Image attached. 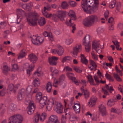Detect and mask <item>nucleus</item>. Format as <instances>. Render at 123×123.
I'll return each instance as SVG.
<instances>
[{"mask_svg": "<svg viewBox=\"0 0 123 123\" xmlns=\"http://www.w3.org/2000/svg\"><path fill=\"white\" fill-rule=\"evenodd\" d=\"M99 21L98 17L96 15H92L85 18L83 22V24L85 26L90 27Z\"/></svg>", "mask_w": 123, "mask_h": 123, "instance_id": "f257e3e1", "label": "nucleus"}, {"mask_svg": "<svg viewBox=\"0 0 123 123\" xmlns=\"http://www.w3.org/2000/svg\"><path fill=\"white\" fill-rule=\"evenodd\" d=\"M38 16V14L36 12L30 13L27 18V21L29 24L33 26L36 25Z\"/></svg>", "mask_w": 123, "mask_h": 123, "instance_id": "f03ea898", "label": "nucleus"}, {"mask_svg": "<svg viewBox=\"0 0 123 123\" xmlns=\"http://www.w3.org/2000/svg\"><path fill=\"white\" fill-rule=\"evenodd\" d=\"M23 120V118L21 115H15L9 118L8 123H21Z\"/></svg>", "mask_w": 123, "mask_h": 123, "instance_id": "7ed1b4c3", "label": "nucleus"}, {"mask_svg": "<svg viewBox=\"0 0 123 123\" xmlns=\"http://www.w3.org/2000/svg\"><path fill=\"white\" fill-rule=\"evenodd\" d=\"M91 39V36L89 35H87L85 37L83 40V43L85 46L86 51L88 52L91 49V44L90 40Z\"/></svg>", "mask_w": 123, "mask_h": 123, "instance_id": "20e7f679", "label": "nucleus"}, {"mask_svg": "<svg viewBox=\"0 0 123 123\" xmlns=\"http://www.w3.org/2000/svg\"><path fill=\"white\" fill-rule=\"evenodd\" d=\"M46 8L45 7H44L43 10H42V13L43 15L47 18H50L52 17V19L56 22H58L59 18H58L56 14H49L48 12H46Z\"/></svg>", "mask_w": 123, "mask_h": 123, "instance_id": "39448f33", "label": "nucleus"}, {"mask_svg": "<svg viewBox=\"0 0 123 123\" xmlns=\"http://www.w3.org/2000/svg\"><path fill=\"white\" fill-rule=\"evenodd\" d=\"M32 43L36 45H39L42 43L44 41V37L42 36H33L31 37Z\"/></svg>", "mask_w": 123, "mask_h": 123, "instance_id": "423d86ee", "label": "nucleus"}, {"mask_svg": "<svg viewBox=\"0 0 123 123\" xmlns=\"http://www.w3.org/2000/svg\"><path fill=\"white\" fill-rule=\"evenodd\" d=\"M57 49H52L51 52L53 54H57L59 56L62 55L64 52V49L63 47L60 45H57L56 46Z\"/></svg>", "mask_w": 123, "mask_h": 123, "instance_id": "0eeeda50", "label": "nucleus"}, {"mask_svg": "<svg viewBox=\"0 0 123 123\" xmlns=\"http://www.w3.org/2000/svg\"><path fill=\"white\" fill-rule=\"evenodd\" d=\"M100 44V41L97 40L93 41L92 43L93 49H95L98 53H101L102 51L101 49L99 48Z\"/></svg>", "mask_w": 123, "mask_h": 123, "instance_id": "6e6552de", "label": "nucleus"}, {"mask_svg": "<svg viewBox=\"0 0 123 123\" xmlns=\"http://www.w3.org/2000/svg\"><path fill=\"white\" fill-rule=\"evenodd\" d=\"M106 89L108 90L111 93H112V91H114V89L112 86L109 88L108 85H106L105 87H102V92H103L104 94L106 95H108L109 94Z\"/></svg>", "mask_w": 123, "mask_h": 123, "instance_id": "1a4fd4ad", "label": "nucleus"}, {"mask_svg": "<svg viewBox=\"0 0 123 123\" xmlns=\"http://www.w3.org/2000/svg\"><path fill=\"white\" fill-rule=\"evenodd\" d=\"M81 6L85 12L88 13H91V12L90 10V7L88 5L85 0H82L81 2Z\"/></svg>", "mask_w": 123, "mask_h": 123, "instance_id": "9d476101", "label": "nucleus"}, {"mask_svg": "<svg viewBox=\"0 0 123 123\" xmlns=\"http://www.w3.org/2000/svg\"><path fill=\"white\" fill-rule=\"evenodd\" d=\"M63 106L61 103H57L54 108V110L58 114H60L63 112Z\"/></svg>", "mask_w": 123, "mask_h": 123, "instance_id": "9b49d317", "label": "nucleus"}, {"mask_svg": "<svg viewBox=\"0 0 123 123\" xmlns=\"http://www.w3.org/2000/svg\"><path fill=\"white\" fill-rule=\"evenodd\" d=\"M94 4L92 5V8L90 9V10L91 13H95L97 12L98 10L99 6V0H95Z\"/></svg>", "mask_w": 123, "mask_h": 123, "instance_id": "f8f14e48", "label": "nucleus"}, {"mask_svg": "<svg viewBox=\"0 0 123 123\" xmlns=\"http://www.w3.org/2000/svg\"><path fill=\"white\" fill-rule=\"evenodd\" d=\"M99 112L103 116H105L106 115V107L103 105H101L99 107Z\"/></svg>", "mask_w": 123, "mask_h": 123, "instance_id": "ddd939ff", "label": "nucleus"}, {"mask_svg": "<svg viewBox=\"0 0 123 123\" xmlns=\"http://www.w3.org/2000/svg\"><path fill=\"white\" fill-rule=\"evenodd\" d=\"M25 90L22 89L19 92L17 96V98L19 100H21L24 98L25 94Z\"/></svg>", "mask_w": 123, "mask_h": 123, "instance_id": "4468645a", "label": "nucleus"}, {"mask_svg": "<svg viewBox=\"0 0 123 123\" xmlns=\"http://www.w3.org/2000/svg\"><path fill=\"white\" fill-rule=\"evenodd\" d=\"M35 110V106L34 103H30L29 104L27 113L29 115L32 114Z\"/></svg>", "mask_w": 123, "mask_h": 123, "instance_id": "2eb2a0df", "label": "nucleus"}, {"mask_svg": "<svg viewBox=\"0 0 123 123\" xmlns=\"http://www.w3.org/2000/svg\"><path fill=\"white\" fill-rule=\"evenodd\" d=\"M17 109L16 105L12 104L9 105L8 108H7V111L8 113H9L15 111Z\"/></svg>", "mask_w": 123, "mask_h": 123, "instance_id": "dca6fc26", "label": "nucleus"}, {"mask_svg": "<svg viewBox=\"0 0 123 123\" xmlns=\"http://www.w3.org/2000/svg\"><path fill=\"white\" fill-rule=\"evenodd\" d=\"M47 100V97L46 96H44L38 101L40 103V105L41 107H43L45 105Z\"/></svg>", "mask_w": 123, "mask_h": 123, "instance_id": "f3484780", "label": "nucleus"}, {"mask_svg": "<svg viewBox=\"0 0 123 123\" xmlns=\"http://www.w3.org/2000/svg\"><path fill=\"white\" fill-rule=\"evenodd\" d=\"M59 121L58 117L55 115H52L49 118V120L47 123H52Z\"/></svg>", "mask_w": 123, "mask_h": 123, "instance_id": "a211bd4d", "label": "nucleus"}, {"mask_svg": "<svg viewBox=\"0 0 123 123\" xmlns=\"http://www.w3.org/2000/svg\"><path fill=\"white\" fill-rule=\"evenodd\" d=\"M58 18L60 19L61 20H64V18L66 16V14L65 12L62 11H58L56 13Z\"/></svg>", "mask_w": 123, "mask_h": 123, "instance_id": "6ab92c4d", "label": "nucleus"}, {"mask_svg": "<svg viewBox=\"0 0 123 123\" xmlns=\"http://www.w3.org/2000/svg\"><path fill=\"white\" fill-rule=\"evenodd\" d=\"M70 109L69 108H67L66 110H65L64 112L65 113L66 117L64 116L63 115H62V116L61 119V123H66V115L68 114H69Z\"/></svg>", "mask_w": 123, "mask_h": 123, "instance_id": "aec40b11", "label": "nucleus"}, {"mask_svg": "<svg viewBox=\"0 0 123 123\" xmlns=\"http://www.w3.org/2000/svg\"><path fill=\"white\" fill-rule=\"evenodd\" d=\"M49 102L48 105L46 106V108L48 111H50L53 106L54 104V102L53 98L50 99L49 100Z\"/></svg>", "mask_w": 123, "mask_h": 123, "instance_id": "412c9836", "label": "nucleus"}, {"mask_svg": "<svg viewBox=\"0 0 123 123\" xmlns=\"http://www.w3.org/2000/svg\"><path fill=\"white\" fill-rule=\"evenodd\" d=\"M96 99L95 97L92 98L90 99L88 103V105L90 107H92L96 103Z\"/></svg>", "mask_w": 123, "mask_h": 123, "instance_id": "4be33fe9", "label": "nucleus"}, {"mask_svg": "<svg viewBox=\"0 0 123 123\" xmlns=\"http://www.w3.org/2000/svg\"><path fill=\"white\" fill-rule=\"evenodd\" d=\"M34 67L35 65L34 63L29 65L28 69L27 70V74L29 76L30 75L31 72L33 70Z\"/></svg>", "mask_w": 123, "mask_h": 123, "instance_id": "5701e85b", "label": "nucleus"}, {"mask_svg": "<svg viewBox=\"0 0 123 123\" xmlns=\"http://www.w3.org/2000/svg\"><path fill=\"white\" fill-rule=\"evenodd\" d=\"M10 70V69L9 67H8L6 63V62L4 63L3 66V72L4 73L6 74H7Z\"/></svg>", "mask_w": 123, "mask_h": 123, "instance_id": "b1692460", "label": "nucleus"}, {"mask_svg": "<svg viewBox=\"0 0 123 123\" xmlns=\"http://www.w3.org/2000/svg\"><path fill=\"white\" fill-rule=\"evenodd\" d=\"M26 55L25 50L23 49L22 50L18 55V59H22L25 57Z\"/></svg>", "mask_w": 123, "mask_h": 123, "instance_id": "393cba45", "label": "nucleus"}, {"mask_svg": "<svg viewBox=\"0 0 123 123\" xmlns=\"http://www.w3.org/2000/svg\"><path fill=\"white\" fill-rule=\"evenodd\" d=\"M28 58L30 61H37L38 59L37 56L33 53H31L29 55Z\"/></svg>", "mask_w": 123, "mask_h": 123, "instance_id": "a878e982", "label": "nucleus"}, {"mask_svg": "<svg viewBox=\"0 0 123 123\" xmlns=\"http://www.w3.org/2000/svg\"><path fill=\"white\" fill-rule=\"evenodd\" d=\"M74 109L76 113H79L80 111V104L76 103L74 106Z\"/></svg>", "mask_w": 123, "mask_h": 123, "instance_id": "bb28decb", "label": "nucleus"}, {"mask_svg": "<svg viewBox=\"0 0 123 123\" xmlns=\"http://www.w3.org/2000/svg\"><path fill=\"white\" fill-rule=\"evenodd\" d=\"M82 49L81 45L80 44H76L73 48V50L79 52Z\"/></svg>", "mask_w": 123, "mask_h": 123, "instance_id": "cd10ccee", "label": "nucleus"}, {"mask_svg": "<svg viewBox=\"0 0 123 123\" xmlns=\"http://www.w3.org/2000/svg\"><path fill=\"white\" fill-rule=\"evenodd\" d=\"M104 29L102 27H99L97 30V34L99 36L103 37L104 35Z\"/></svg>", "mask_w": 123, "mask_h": 123, "instance_id": "c85d7f7f", "label": "nucleus"}, {"mask_svg": "<svg viewBox=\"0 0 123 123\" xmlns=\"http://www.w3.org/2000/svg\"><path fill=\"white\" fill-rule=\"evenodd\" d=\"M68 14L70 17V18L72 19L75 20L76 19L75 12L73 10H71L68 13Z\"/></svg>", "mask_w": 123, "mask_h": 123, "instance_id": "c756f323", "label": "nucleus"}, {"mask_svg": "<svg viewBox=\"0 0 123 123\" xmlns=\"http://www.w3.org/2000/svg\"><path fill=\"white\" fill-rule=\"evenodd\" d=\"M17 12L18 19L25 14L24 12L21 9H17Z\"/></svg>", "mask_w": 123, "mask_h": 123, "instance_id": "7c9ffc66", "label": "nucleus"}, {"mask_svg": "<svg viewBox=\"0 0 123 123\" xmlns=\"http://www.w3.org/2000/svg\"><path fill=\"white\" fill-rule=\"evenodd\" d=\"M38 22L40 25L42 26L45 24L46 21L44 18L41 17L38 19Z\"/></svg>", "mask_w": 123, "mask_h": 123, "instance_id": "2f4dec72", "label": "nucleus"}, {"mask_svg": "<svg viewBox=\"0 0 123 123\" xmlns=\"http://www.w3.org/2000/svg\"><path fill=\"white\" fill-rule=\"evenodd\" d=\"M90 66L89 65L88 67L91 70H92L94 68L96 69L97 66L95 62H90Z\"/></svg>", "mask_w": 123, "mask_h": 123, "instance_id": "473e14b6", "label": "nucleus"}, {"mask_svg": "<svg viewBox=\"0 0 123 123\" xmlns=\"http://www.w3.org/2000/svg\"><path fill=\"white\" fill-rule=\"evenodd\" d=\"M61 7L63 9H68L69 7V5L66 1H64L61 3Z\"/></svg>", "mask_w": 123, "mask_h": 123, "instance_id": "72a5a7b5", "label": "nucleus"}, {"mask_svg": "<svg viewBox=\"0 0 123 123\" xmlns=\"http://www.w3.org/2000/svg\"><path fill=\"white\" fill-rule=\"evenodd\" d=\"M87 77L88 80L89 81L91 85H95V84H94V82L93 80V79L91 75H89L87 76Z\"/></svg>", "mask_w": 123, "mask_h": 123, "instance_id": "f704fd0d", "label": "nucleus"}, {"mask_svg": "<svg viewBox=\"0 0 123 123\" xmlns=\"http://www.w3.org/2000/svg\"><path fill=\"white\" fill-rule=\"evenodd\" d=\"M41 68L39 67L38 68L36 71L34 73L33 75V76H40L41 75Z\"/></svg>", "mask_w": 123, "mask_h": 123, "instance_id": "c9c22d12", "label": "nucleus"}, {"mask_svg": "<svg viewBox=\"0 0 123 123\" xmlns=\"http://www.w3.org/2000/svg\"><path fill=\"white\" fill-rule=\"evenodd\" d=\"M7 91H13L14 93L16 91L14 90V86L12 84L9 85L7 89Z\"/></svg>", "mask_w": 123, "mask_h": 123, "instance_id": "e433bc0d", "label": "nucleus"}, {"mask_svg": "<svg viewBox=\"0 0 123 123\" xmlns=\"http://www.w3.org/2000/svg\"><path fill=\"white\" fill-rule=\"evenodd\" d=\"M52 89V85L50 82H49L46 85V90L48 92H50Z\"/></svg>", "mask_w": 123, "mask_h": 123, "instance_id": "4c0bfd02", "label": "nucleus"}, {"mask_svg": "<svg viewBox=\"0 0 123 123\" xmlns=\"http://www.w3.org/2000/svg\"><path fill=\"white\" fill-rule=\"evenodd\" d=\"M72 60V58L70 56H66L64 57L62 59V62H68L71 61Z\"/></svg>", "mask_w": 123, "mask_h": 123, "instance_id": "58836bf2", "label": "nucleus"}, {"mask_svg": "<svg viewBox=\"0 0 123 123\" xmlns=\"http://www.w3.org/2000/svg\"><path fill=\"white\" fill-rule=\"evenodd\" d=\"M42 93L40 92H37L36 96V99L38 102L42 98Z\"/></svg>", "mask_w": 123, "mask_h": 123, "instance_id": "ea45409f", "label": "nucleus"}, {"mask_svg": "<svg viewBox=\"0 0 123 123\" xmlns=\"http://www.w3.org/2000/svg\"><path fill=\"white\" fill-rule=\"evenodd\" d=\"M40 116V114L38 113H37L33 119V122L34 123H36L38 122Z\"/></svg>", "mask_w": 123, "mask_h": 123, "instance_id": "a19ab883", "label": "nucleus"}, {"mask_svg": "<svg viewBox=\"0 0 123 123\" xmlns=\"http://www.w3.org/2000/svg\"><path fill=\"white\" fill-rule=\"evenodd\" d=\"M73 39L71 38H68L66 39L65 41L66 44L68 45H69L73 42Z\"/></svg>", "mask_w": 123, "mask_h": 123, "instance_id": "79ce46f5", "label": "nucleus"}, {"mask_svg": "<svg viewBox=\"0 0 123 123\" xmlns=\"http://www.w3.org/2000/svg\"><path fill=\"white\" fill-rule=\"evenodd\" d=\"M115 104L114 100L113 99H111L107 103V105L109 107H111L113 105Z\"/></svg>", "mask_w": 123, "mask_h": 123, "instance_id": "37998d69", "label": "nucleus"}, {"mask_svg": "<svg viewBox=\"0 0 123 123\" xmlns=\"http://www.w3.org/2000/svg\"><path fill=\"white\" fill-rule=\"evenodd\" d=\"M88 5L90 6H91L94 4L95 0H85Z\"/></svg>", "mask_w": 123, "mask_h": 123, "instance_id": "c03bdc74", "label": "nucleus"}, {"mask_svg": "<svg viewBox=\"0 0 123 123\" xmlns=\"http://www.w3.org/2000/svg\"><path fill=\"white\" fill-rule=\"evenodd\" d=\"M58 59V58L55 56L49 57L48 58L49 62H53L57 61Z\"/></svg>", "mask_w": 123, "mask_h": 123, "instance_id": "a18cd8bd", "label": "nucleus"}, {"mask_svg": "<svg viewBox=\"0 0 123 123\" xmlns=\"http://www.w3.org/2000/svg\"><path fill=\"white\" fill-rule=\"evenodd\" d=\"M68 3L71 6L73 7L76 6L77 5V3L76 2L71 0L69 1Z\"/></svg>", "mask_w": 123, "mask_h": 123, "instance_id": "49530a36", "label": "nucleus"}, {"mask_svg": "<svg viewBox=\"0 0 123 123\" xmlns=\"http://www.w3.org/2000/svg\"><path fill=\"white\" fill-rule=\"evenodd\" d=\"M113 74L114 77L116 79L117 81L119 82L121 81V79L119 77V76L117 74L114 73H113Z\"/></svg>", "mask_w": 123, "mask_h": 123, "instance_id": "de8ad7c7", "label": "nucleus"}, {"mask_svg": "<svg viewBox=\"0 0 123 123\" xmlns=\"http://www.w3.org/2000/svg\"><path fill=\"white\" fill-rule=\"evenodd\" d=\"M72 19L70 18L68 20H67L66 22V25L69 26H71L74 24L72 23H71V20Z\"/></svg>", "mask_w": 123, "mask_h": 123, "instance_id": "09e8293b", "label": "nucleus"}, {"mask_svg": "<svg viewBox=\"0 0 123 123\" xmlns=\"http://www.w3.org/2000/svg\"><path fill=\"white\" fill-rule=\"evenodd\" d=\"M33 82L34 84V86L36 87L40 85V82L39 79H36L34 80Z\"/></svg>", "mask_w": 123, "mask_h": 123, "instance_id": "8fccbe9b", "label": "nucleus"}, {"mask_svg": "<svg viewBox=\"0 0 123 123\" xmlns=\"http://www.w3.org/2000/svg\"><path fill=\"white\" fill-rule=\"evenodd\" d=\"M47 37H48V39L49 41H52L54 40V36L51 32H49V34Z\"/></svg>", "mask_w": 123, "mask_h": 123, "instance_id": "3c124183", "label": "nucleus"}, {"mask_svg": "<svg viewBox=\"0 0 123 123\" xmlns=\"http://www.w3.org/2000/svg\"><path fill=\"white\" fill-rule=\"evenodd\" d=\"M46 114L45 113H42L40 117V120L42 122L46 118Z\"/></svg>", "mask_w": 123, "mask_h": 123, "instance_id": "603ef678", "label": "nucleus"}, {"mask_svg": "<svg viewBox=\"0 0 123 123\" xmlns=\"http://www.w3.org/2000/svg\"><path fill=\"white\" fill-rule=\"evenodd\" d=\"M81 62H88V60L85 57L84 55L82 54H81L80 56Z\"/></svg>", "mask_w": 123, "mask_h": 123, "instance_id": "864d4df0", "label": "nucleus"}, {"mask_svg": "<svg viewBox=\"0 0 123 123\" xmlns=\"http://www.w3.org/2000/svg\"><path fill=\"white\" fill-rule=\"evenodd\" d=\"M116 2V1H111L109 4V7L111 8H113L115 6Z\"/></svg>", "mask_w": 123, "mask_h": 123, "instance_id": "5fc2aeb1", "label": "nucleus"}, {"mask_svg": "<svg viewBox=\"0 0 123 123\" xmlns=\"http://www.w3.org/2000/svg\"><path fill=\"white\" fill-rule=\"evenodd\" d=\"M12 71H15V70H17L18 68V66L17 64L12 65Z\"/></svg>", "mask_w": 123, "mask_h": 123, "instance_id": "6e6d98bb", "label": "nucleus"}, {"mask_svg": "<svg viewBox=\"0 0 123 123\" xmlns=\"http://www.w3.org/2000/svg\"><path fill=\"white\" fill-rule=\"evenodd\" d=\"M113 42L114 44L116 46V48L117 50H118L119 49V47L120 46L119 42L117 40L113 41Z\"/></svg>", "mask_w": 123, "mask_h": 123, "instance_id": "4d7b16f0", "label": "nucleus"}, {"mask_svg": "<svg viewBox=\"0 0 123 123\" xmlns=\"http://www.w3.org/2000/svg\"><path fill=\"white\" fill-rule=\"evenodd\" d=\"M54 32L57 35L59 34L60 33V29L58 28H55V29Z\"/></svg>", "mask_w": 123, "mask_h": 123, "instance_id": "13d9d810", "label": "nucleus"}, {"mask_svg": "<svg viewBox=\"0 0 123 123\" xmlns=\"http://www.w3.org/2000/svg\"><path fill=\"white\" fill-rule=\"evenodd\" d=\"M32 87L31 86H28L27 88L26 92V93L29 94L31 92L32 90Z\"/></svg>", "mask_w": 123, "mask_h": 123, "instance_id": "bf43d9fd", "label": "nucleus"}, {"mask_svg": "<svg viewBox=\"0 0 123 123\" xmlns=\"http://www.w3.org/2000/svg\"><path fill=\"white\" fill-rule=\"evenodd\" d=\"M84 93V95L85 96V98L86 99L88 98L89 96V93L87 90L85 91Z\"/></svg>", "mask_w": 123, "mask_h": 123, "instance_id": "052dcab7", "label": "nucleus"}, {"mask_svg": "<svg viewBox=\"0 0 123 123\" xmlns=\"http://www.w3.org/2000/svg\"><path fill=\"white\" fill-rule=\"evenodd\" d=\"M94 77L96 83L98 85L100 83V81L99 80H98V77L96 75L94 76Z\"/></svg>", "mask_w": 123, "mask_h": 123, "instance_id": "680f3d73", "label": "nucleus"}, {"mask_svg": "<svg viewBox=\"0 0 123 123\" xmlns=\"http://www.w3.org/2000/svg\"><path fill=\"white\" fill-rule=\"evenodd\" d=\"M73 69L76 72L79 73H80L82 72V71L81 70H80L76 66H74L73 68Z\"/></svg>", "mask_w": 123, "mask_h": 123, "instance_id": "e2e57ef3", "label": "nucleus"}, {"mask_svg": "<svg viewBox=\"0 0 123 123\" xmlns=\"http://www.w3.org/2000/svg\"><path fill=\"white\" fill-rule=\"evenodd\" d=\"M64 69H65L67 72L72 71V69L68 66H67L65 67Z\"/></svg>", "mask_w": 123, "mask_h": 123, "instance_id": "0e129e2a", "label": "nucleus"}, {"mask_svg": "<svg viewBox=\"0 0 123 123\" xmlns=\"http://www.w3.org/2000/svg\"><path fill=\"white\" fill-rule=\"evenodd\" d=\"M92 55L93 58L95 61H97L98 59V57L93 52L92 53Z\"/></svg>", "mask_w": 123, "mask_h": 123, "instance_id": "69168bd1", "label": "nucleus"}, {"mask_svg": "<svg viewBox=\"0 0 123 123\" xmlns=\"http://www.w3.org/2000/svg\"><path fill=\"white\" fill-rule=\"evenodd\" d=\"M77 119V117L74 115L72 116L70 118V120L72 121H75Z\"/></svg>", "mask_w": 123, "mask_h": 123, "instance_id": "338daca9", "label": "nucleus"}, {"mask_svg": "<svg viewBox=\"0 0 123 123\" xmlns=\"http://www.w3.org/2000/svg\"><path fill=\"white\" fill-rule=\"evenodd\" d=\"M65 76L64 75H62L59 78V80L60 82L63 81L65 79Z\"/></svg>", "mask_w": 123, "mask_h": 123, "instance_id": "774afa93", "label": "nucleus"}]
</instances>
